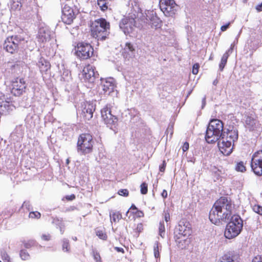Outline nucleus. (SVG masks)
I'll use <instances>...</instances> for the list:
<instances>
[{"mask_svg": "<svg viewBox=\"0 0 262 262\" xmlns=\"http://www.w3.org/2000/svg\"><path fill=\"white\" fill-rule=\"evenodd\" d=\"M230 23H228L226 25H223L221 27V30L222 31H225L229 27Z\"/></svg>", "mask_w": 262, "mask_h": 262, "instance_id": "nucleus-49", "label": "nucleus"}, {"mask_svg": "<svg viewBox=\"0 0 262 262\" xmlns=\"http://www.w3.org/2000/svg\"><path fill=\"white\" fill-rule=\"evenodd\" d=\"M38 39L41 42L47 41L50 39V35L48 32H46L43 29L40 30L38 35Z\"/></svg>", "mask_w": 262, "mask_h": 262, "instance_id": "nucleus-25", "label": "nucleus"}, {"mask_svg": "<svg viewBox=\"0 0 262 262\" xmlns=\"http://www.w3.org/2000/svg\"><path fill=\"white\" fill-rule=\"evenodd\" d=\"M27 84L23 78H17L12 82L10 88L12 94L15 96H19L25 91Z\"/></svg>", "mask_w": 262, "mask_h": 262, "instance_id": "nucleus-13", "label": "nucleus"}, {"mask_svg": "<svg viewBox=\"0 0 262 262\" xmlns=\"http://www.w3.org/2000/svg\"><path fill=\"white\" fill-rule=\"evenodd\" d=\"M253 211L259 215H262V206L255 205L253 207Z\"/></svg>", "mask_w": 262, "mask_h": 262, "instance_id": "nucleus-37", "label": "nucleus"}, {"mask_svg": "<svg viewBox=\"0 0 262 262\" xmlns=\"http://www.w3.org/2000/svg\"><path fill=\"white\" fill-rule=\"evenodd\" d=\"M252 262H262V256H255L252 259Z\"/></svg>", "mask_w": 262, "mask_h": 262, "instance_id": "nucleus-45", "label": "nucleus"}, {"mask_svg": "<svg viewBox=\"0 0 262 262\" xmlns=\"http://www.w3.org/2000/svg\"><path fill=\"white\" fill-rule=\"evenodd\" d=\"M128 56V58H130L131 56H132L133 55H132V54H130V52L129 51V50H127V53H126Z\"/></svg>", "mask_w": 262, "mask_h": 262, "instance_id": "nucleus-58", "label": "nucleus"}, {"mask_svg": "<svg viewBox=\"0 0 262 262\" xmlns=\"http://www.w3.org/2000/svg\"><path fill=\"white\" fill-rule=\"evenodd\" d=\"M154 255L156 258H158L159 257V252L158 249V244H155L154 246Z\"/></svg>", "mask_w": 262, "mask_h": 262, "instance_id": "nucleus-44", "label": "nucleus"}, {"mask_svg": "<svg viewBox=\"0 0 262 262\" xmlns=\"http://www.w3.org/2000/svg\"><path fill=\"white\" fill-rule=\"evenodd\" d=\"M0 262H2V261H0Z\"/></svg>", "mask_w": 262, "mask_h": 262, "instance_id": "nucleus-64", "label": "nucleus"}, {"mask_svg": "<svg viewBox=\"0 0 262 262\" xmlns=\"http://www.w3.org/2000/svg\"><path fill=\"white\" fill-rule=\"evenodd\" d=\"M256 9L259 12L262 11V3L256 6Z\"/></svg>", "mask_w": 262, "mask_h": 262, "instance_id": "nucleus-50", "label": "nucleus"}, {"mask_svg": "<svg viewBox=\"0 0 262 262\" xmlns=\"http://www.w3.org/2000/svg\"><path fill=\"white\" fill-rule=\"evenodd\" d=\"M141 192L143 194H145L147 192V185L145 183L141 184Z\"/></svg>", "mask_w": 262, "mask_h": 262, "instance_id": "nucleus-38", "label": "nucleus"}, {"mask_svg": "<svg viewBox=\"0 0 262 262\" xmlns=\"http://www.w3.org/2000/svg\"><path fill=\"white\" fill-rule=\"evenodd\" d=\"M75 18V14L72 8L68 5H65L62 10L61 19L62 21L66 24L70 25Z\"/></svg>", "mask_w": 262, "mask_h": 262, "instance_id": "nucleus-15", "label": "nucleus"}, {"mask_svg": "<svg viewBox=\"0 0 262 262\" xmlns=\"http://www.w3.org/2000/svg\"><path fill=\"white\" fill-rule=\"evenodd\" d=\"M145 19V22L150 25L152 28L157 29L161 26V20L152 11H148L146 13Z\"/></svg>", "mask_w": 262, "mask_h": 262, "instance_id": "nucleus-16", "label": "nucleus"}, {"mask_svg": "<svg viewBox=\"0 0 262 262\" xmlns=\"http://www.w3.org/2000/svg\"><path fill=\"white\" fill-rule=\"evenodd\" d=\"M96 234L101 239H106L107 238L106 235L105 233H104L102 231H97Z\"/></svg>", "mask_w": 262, "mask_h": 262, "instance_id": "nucleus-40", "label": "nucleus"}, {"mask_svg": "<svg viewBox=\"0 0 262 262\" xmlns=\"http://www.w3.org/2000/svg\"><path fill=\"white\" fill-rule=\"evenodd\" d=\"M234 206L231 200L228 197H221L214 204L209 213V219L214 224L221 221L226 222L231 216Z\"/></svg>", "mask_w": 262, "mask_h": 262, "instance_id": "nucleus-1", "label": "nucleus"}, {"mask_svg": "<svg viewBox=\"0 0 262 262\" xmlns=\"http://www.w3.org/2000/svg\"><path fill=\"white\" fill-rule=\"evenodd\" d=\"M127 3L128 6H130V5L132 7H133V1L132 0H125Z\"/></svg>", "mask_w": 262, "mask_h": 262, "instance_id": "nucleus-53", "label": "nucleus"}, {"mask_svg": "<svg viewBox=\"0 0 262 262\" xmlns=\"http://www.w3.org/2000/svg\"><path fill=\"white\" fill-rule=\"evenodd\" d=\"M62 247V250L64 252H69L70 247L69 240L68 239H66V238L63 239Z\"/></svg>", "mask_w": 262, "mask_h": 262, "instance_id": "nucleus-31", "label": "nucleus"}, {"mask_svg": "<svg viewBox=\"0 0 262 262\" xmlns=\"http://www.w3.org/2000/svg\"><path fill=\"white\" fill-rule=\"evenodd\" d=\"M229 56V55L228 52H226L223 55V56L221 58V62L219 64V68L221 71H222L223 70L225 66H226L227 61V59H228Z\"/></svg>", "mask_w": 262, "mask_h": 262, "instance_id": "nucleus-28", "label": "nucleus"}, {"mask_svg": "<svg viewBox=\"0 0 262 262\" xmlns=\"http://www.w3.org/2000/svg\"><path fill=\"white\" fill-rule=\"evenodd\" d=\"M93 53V48L90 43L82 42L77 44L76 48V54L80 59H87L92 56Z\"/></svg>", "mask_w": 262, "mask_h": 262, "instance_id": "nucleus-8", "label": "nucleus"}, {"mask_svg": "<svg viewBox=\"0 0 262 262\" xmlns=\"http://www.w3.org/2000/svg\"><path fill=\"white\" fill-rule=\"evenodd\" d=\"M93 146L92 136L89 134H82L78 138L77 150L83 154L92 151Z\"/></svg>", "mask_w": 262, "mask_h": 262, "instance_id": "nucleus-6", "label": "nucleus"}, {"mask_svg": "<svg viewBox=\"0 0 262 262\" xmlns=\"http://www.w3.org/2000/svg\"><path fill=\"white\" fill-rule=\"evenodd\" d=\"M40 213L38 211H32L29 214V217L32 219H39L40 217Z\"/></svg>", "mask_w": 262, "mask_h": 262, "instance_id": "nucleus-39", "label": "nucleus"}, {"mask_svg": "<svg viewBox=\"0 0 262 262\" xmlns=\"http://www.w3.org/2000/svg\"><path fill=\"white\" fill-rule=\"evenodd\" d=\"M161 195L163 198H166L167 196V192L166 190H163L161 193Z\"/></svg>", "mask_w": 262, "mask_h": 262, "instance_id": "nucleus-51", "label": "nucleus"}, {"mask_svg": "<svg viewBox=\"0 0 262 262\" xmlns=\"http://www.w3.org/2000/svg\"><path fill=\"white\" fill-rule=\"evenodd\" d=\"M11 9L13 10H20L21 5L18 0H12L10 4Z\"/></svg>", "mask_w": 262, "mask_h": 262, "instance_id": "nucleus-29", "label": "nucleus"}, {"mask_svg": "<svg viewBox=\"0 0 262 262\" xmlns=\"http://www.w3.org/2000/svg\"><path fill=\"white\" fill-rule=\"evenodd\" d=\"M120 29L125 35L129 34L136 26V20L132 16H124L119 24Z\"/></svg>", "mask_w": 262, "mask_h": 262, "instance_id": "nucleus-11", "label": "nucleus"}, {"mask_svg": "<svg viewBox=\"0 0 262 262\" xmlns=\"http://www.w3.org/2000/svg\"><path fill=\"white\" fill-rule=\"evenodd\" d=\"M131 208L133 209H137V208L134 205H133L131 207Z\"/></svg>", "mask_w": 262, "mask_h": 262, "instance_id": "nucleus-61", "label": "nucleus"}, {"mask_svg": "<svg viewBox=\"0 0 262 262\" xmlns=\"http://www.w3.org/2000/svg\"><path fill=\"white\" fill-rule=\"evenodd\" d=\"M166 162L165 161H163V163L161 165H160L159 166V170L161 172H164L165 169V167H166Z\"/></svg>", "mask_w": 262, "mask_h": 262, "instance_id": "nucleus-46", "label": "nucleus"}, {"mask_svg": "<svg viewBox=\"0 0 262 262\" xmlns=\"http://www.w3.org/2000/svg\"><path fill=\"white\" fill-rule=\"evenodd\" d=\"M189 149V143L188 142H185L183 145L182 149L183 151H186Z\"/></svg>", "mask_w": 262, "mask_h": 262, "instance_id": "nucleus-48", "label": "nucleus"}, {"mask_svg": "<svg viewBox=\"0 0 262 262\" xmlns=\"http://www.w3.org/2000/svg\"><path fill=\"white\" fill-rule=\"evenodd\" d=\"M220 262H237L236 256L231 253L225 254L222 258Z\"/></svg>", "mask_w": 262, "mask_h": 262, "instance_id": "nucleus-26", "label": "nucleus"}, {"mask_svg": "<svg viewBox=\"0 0 262 262\" xmlns=\"http://www.w3.org/2000/svg\"><path fill=\"white\" fill-rule=\"evenodd\" d=\"M73 239L74 241H76L77 240V237H73Z\"/></svg>", "mask_w": 262, "mask_h": 262, "instance_id": "nucleus-63", "label": "nucleus"}, {"mask_svg": "<svg viewBox=\"0 0 262 262\" xmlns=\"http://www.w3.org/2000/svg\"><path fill=\"white\" fill-rule=\"evenodd\" d=\"M118 194L122 196H127L128 195V191L126 189H120L118 191Z\"/></svg>", "mask_w": 262, "mask_h": 262, "instance_id": "nucleus-42", "label": "nucleus"}, {"mask_svg": "<svg viewBox=\"0 0 262 262\" xmlns=\"http://www.w3.org/2000/svg\"><path fill=\"white\" fill-rule=\"evenodd\" d=\"M69 162H70V160L69 159H67V160H66V164H69Z\"/></svg>", "mask_w": 262, "mask_h": 262, "instance_id": "nucleus-62", "label": "nucleus"}, {"mask_svg": "<svg viewBox=\"0 0 262 262\" xmlns=\"http://www.w3.org/2000/svg\"><path fill=\"white\" fill-rule=\"evenodd\" d=\"M111 220L114 222L118 221L121 218V214L119 213H113L110 214Z\"/></svg>", "mask_w": 262, "mask_h": 262, "instance_id": "nucleus-32", "label": "nucleus"}, {"mask_svg": "<svg viewBox=\"0 0 262 262\" xmlns=\"http://www.w3.org/2000/svg\"><path fill=\"white\" fill-rule=\"evenodd\" d=\"M225 138L234 143L238 139V130L235 128L228 129V132L225 133Z\"/></svg>", "mask_w": 262, "mask_h": 262, "instance_id": "nucleus-23", "label": "nucleus"}, {"mask_svg": "<svg viewBox=\"0 0 262 262\" xmlns=\"http://www.w3.org/2000/svg\"><path fill=\"white\" fill-rule=\"evenodd\" d=\"M37 66L42 73L47 72L51 67L50 62L42 57L38 60Z\"/></svg>", "mask_w": 262, "mask_h": 262, "instance_id": "nucleus-22", "label": "nucleus"}, {"mask_svg": "<svg viewBox=\"0 0 262 262\" xmlns=\"http://www.w3.org/2000/svg\"><path fill=\"white\" fill-rule=\"evenodd\" d=\"M234 143L225 138V134L219 139L218 146L220 151L225 156L229 155L233 148Z\"/></svg>", "mask_w": 262, "mask_h": 262, "instance_id": "nucleus-14", "label": "nucleus"}, {"mask_svg": "<svg viewBox=\"0 0 262 262\" xmlns=\"http://www.w3.org/2000/svg\"><path fill=\"white\" fill-rule=\"evenodd\" d=\"M127 50H129V51L130 52L132 55H133L135 51V48L134 47L133 45L129 42H127L125 43V46L123 49L122 51V55L125 58H128V56L126 54L127 53Z\"/></svg>", "mask_w": 262, "mask_h": 262, "instance_id": "nucleus-24", "label": "nucleus"}, {"mask_svg": "<svg viewBox=\"0 0 262 262\" xmlns=\"http://www.w3.org/2000/svg\"><path fill=\"white\" fill-rule=\"evenodd\" d=\"M12 102V98L8 94L0 92V104Z\"/></svg>", "mask_w": 262, "mask_h": 262, "instance_id": "nucleus-27", "label": "nucleus"}, {"mask_svg": "<svg viewBox=\"0 0 262 262\" xmlns=\"http://www.w3.org/2000/svg\"><path fill=\"white\" fill-rule=\"evenodd\" d=\"M199 67H200V66H199V63H195L193 66L192 73L194 75H196L198 73Z\"/></svg>", "mask_w": 262, "mask_h": 262, "instance_id": "nucleus-43", "label": "nucleus"}, {"mask_svg": "<svg viewBox=\"0 0 262 262\" xmlns=\"http://www.w3.org/2000/svg\"><path fill=\"white\" fill-rule=\"evenodd\" d=\"M101 113L104 124L112 129L115 128L117 125L118 119L116 116L112 114L110 108L107 107H104Z\"/></svg>", "mask_w": 262, "mask_h": 262, "instance_id": "nucleus-10", "label": "nucleus"}, {"mask_svg": "<svg viewBox=\"0 0 262 262\" xmlns=\"http://www.w3.org/2000/svg\"><path fill=\"white\" fill-rule=\"evenodd\" d=\"M236 170L238 171L243 172L246 170V168L243 162H240L237 164Z\"/></svg>", "mask_w": 262, "mask_h": 262, "instance_id": "nucleus-35", "label": "nucleus"}, {"mask_svg": "<svg viewBox=\"0 0 262 262\" xmlns=\"http://www.w3.org/2000/svg\"><path fill=\"white\" fill-rule=\"evenodd\" d=\"M93 256L96 262H101V256L97 251L94 250L93 251Z\"/></svg>", "mask_w": 262, "mask_h": 262, "instance_id": "nucleus-36", "label": "nucleus"}, {"mask_svg": "<svg viewBox=\"0 0 262 262\" xmlns=\"http://www.w3.org/2000/svg\"><path fill=\"white\" fill-rule=\"evenodd\" d=\"M35 244V242L33 240L29 241L27 242L24 243V246L26 248H30L32 246H34Z\"/></svg>", "mask_w": 262, "mask_h": 262, "instance_id": "nucleus-41", "label": "nucleus"}, {"mask_svg": "<svg viewBox=\"0 0 262 262\" xmlns=\"http://www.w3.org/2000/svg\"><path fill=\"white\" fill-rule=\"evenodd\" d=\"M107 0H97L98 5L103 11L107 9Z\"/></svg>", "mask_w": 262, "mask_h": 262, "instance_id": "nucleus-30", "label": "nucleus"}, {"mask_svg": "<svg viewBox=\"0 0 262 262\" xmlns=\"http://www.w3.org/2000/svg\"><path fill=\"white\" fill-rule=\"evenodd\" d=\"M234 46V45L233 44H231L230 48L227 51V52H228L229 54L230 53H232Z\"/></svg>", "mask_w": 262, "mask_h": 262, "instance_id": "nucleus-55", "label": "nucleus"}, {"mask_svg": "<svg viewBox=\"0 0 262 262\" xmlns=\"http://www.w3.org/2000/svg\"><path fill=\"white\" fill-rule=\"evenodd\" d=\"M159 5L161 11L167 16H173L179 9L174 0H160Z\"/></svg>", "mask_w": 262, "mask_h": 262, "instance_id": "nucleus-7", "label": "nucleus"}, {"mask_svg": "<svg viewBox=\"0 0 262 262\" xmlns=\"http://www.w3.org/2000/svg\"><path fill=\"white\" fill-rule=\"evenodd\" d=\"M243 220L238 215H234L230 217V221L226 225L224 235L226 238H233L237 236L243 228Z\"/></svg>", "mask_w": 262, "mask_h": 262, "instance_id": "nucleus-5", "label": "nucleus"}, {"mask_svg": "<svg viewBox=\"0 0 262 262\" xmlns=\"http://www.w3.org/2000/svg\"><path fill=\"white\" fill-rule=\"evenodd\" d=\"M250 166L257 176H262V150L255 152L252 156Z\"/></svg>", "mask_w": 262, "mask_h": 262, "instance_id": "nucleus-9", "label": "nucleus"}, {"mask_svg": "<svg viewBox=\"0 0 262 262\" xmlns=\"http://www.w3.org/2000/svg\"><path fill=\"white\" fill-rule=\"evenodd\" d=\"M164 219H165V221L167 222L168 221V220H169L170 219V217H169V214L168 213V214H165V217H164Z\"/></svg>", "mask_w": 262, "mask_h": 262, "instance_id": "nucleus-57", "label": "nucleus"}, {"mask_svg": "<svg viewBox=\"0 0 262 262\" xmlns=\"http://www.w3.org/2000/svg\"><path fill=\"white\" fill-rule=\"evenodd\" d=\"M60 231L61 234H62L63 233V232H64V230L62 229L61 227H60Z\"/></svg>", "mask_w": 262, "mask_h": 262, "instance_id": "nucleus-60", "label": "nucleus"}, {"mask_svg": "<svg viewBox=\"0 0 262 262\" xmlns=\"http://www.w3.org/2000/svg\"><path fill=\"white\" fill-rule=\"evenodd\" d=\"M98 75L97 72H95V68L89 64L83 68L79 74V77L84 81L92 83L94 82Z\"/></svg>", "mask_w": 262, "mask_h": 262, "instance_id": "nucleus-12", "label": "nucleus"}, {"mask_svg": "<svg viewBox=\"0 0 262 262\" xmlns=\"http://www.w3.org/2000/svg\"><path fill=\"white\" fill-rule=\"evenodd\" d=\"M29 202H27V201L24 202V203L23 204V207L28 208V207H29Z\"/></svg>", "mask_w": 262, "mask_h": 262, "instance_id": "nucleus-56", "label": "nucleus"}, {"mask_svg": "<svg viewBox=\"0 0 262 262\" xmlns=\"http://www.w3.org/2000/svg\"><path fill=\"white\" fill-rule=\"evenodd\" d=\"M159 235L163 237L165 234V226L163 222H160L159 227Z\"/></svg>", "mask_w": 262, "mask_h": 262, "instance_id": "nucleus-33", "label": "nucleus"}, {"mask_svg": "<svg viewBox=\"0 0 262 262\" xmlns=\"http://www.w3.org/2000/svg\"><path fill=\"white\" fill-rule=\"evenodd\" d=\"M27 42L24 34H18L8 37L3 44V48L10 53H13L19 49L23 48Z\"/></svg>", "mask_w": 262, "mask_h": 262, "instance_id": "nucleus-4", "label": "nucleus"}, {"mask_svg": "<svg viewBox=\"0 0 262 262\" xmlns=\"http://www.w3.org/2000/svg\"><path fill=\"white\" fill-rule=\"evenodd\" d=\"M218 83V80L216 79L213 81V84L216 85Z\"/></svg>", "mask_w": 262, "mask_h": 262, "instance_id": "nucleus-59", "label": "nucleus"}, {"mask_svg": "<svg viewBox=\"0 0 262 262\" xmlns=\"http://www.w3.org/2000/svg\"><path fill=\"white\" fill-rule=\"evenodd\" d=\"M245 124L250 130H258L260 128L259 121L251 116L246 117Z\"/></svg>", "mask_w": 262, "mask_h": 262, "instance_id": "nucleus-18", "label": "nucleus"}, {"mask_svg": "<svg viewBox=\"0 0 262 262\" xmlns=\"http://www.w3.org/2000/svg\"><path fill=\"white\" fill-rule=\"evenodd\" d=\"M110 23L104 18H99L93 21L91 25L92 35L98 40H104L109 33Z\"/></svg>", "mask_w": 262, "mask_h": 262, "instance_id": "nucleus-3", "label": "nucleus"}, {"mask_svg": "<svg viewBox=\"0 0 262 262\" xmlns=\"http://www.w3.org/2000/svg\"><path fill=\"white\" fill-rule=\"evenodd\" d=\"M225 132H223V123L219 119H212L208 125L206 132L205 139L209 143L219 140Z\"/></svg>", "mask_w": 262, "mask_h": 262, "instance_id": "nucleus-2", "label": "nucleus"}, {"mask_svg": "<svg viewBox=\"0 0 262 262\" xmlns=\"http://www.w3.org/2000/svg\"><path fill=\"white\" fill-rule=\"evenodd\" d=\"M202 102V108H203L206 105V97L205 96L203 98Z\"/></svg>", "mask_w": 262, "mask_h": 262, "instance_id": "nucleus-54", "label": "nucleus"}, {"mask_svg": "<svg viewBox=\"0 0 262 262\" xmlns=\"http://www.w3.org/2000/svg\"><path fill=\"white\" fill-rule=\"evenodd\" d=\"M115 249L117 252L124 253V249H123V248H122L116 247L115 248Z\"/></svg>", "mask_w": 262, "mask_h": 262, "instance_id": "nucleus-52", "label": "nucleus"}, {"mask_svg": "<svg viewBox=\"0 0 262 262\" xmlns=\"http://www.w3.org/2000/svg\"><path fill=\"white\" fill-rule=\"evenodd\" d=\"M95 108L93 105L90 103H86L82 110V116L85 120H90L93 115Z\"/></svg>", "mask_w": 262, "mask_h": 262, "instance_id": "nucleus-20", "label": "nucleus"}, {"mask_svg": "<svg viewBox=\"0 0 262 262\" xmlns=\"http://www.w3.org/2000/svg\"><path fill=\"white\" fill-rule=\"evenodd\" d=\"M101 86L105 94L110 95L114 91L115 85L114 80L112 78L107 79H101Z\"/></svg>", "mask_w": 262, "mask_h": 262, "instance_id": "nucleus-17", "label": "nucleus"}, {"mask_svg": "<svg viewBox=\"0 0 262 262\" xmlns=\"http://www.w3.org/2000/svg\"><path fill=\"white\" fill-rule=\"evenodd\" d=\"M19 254L23 260H27L29 258V254L26 250H21Z\"/></svg>", "mask_w": 262, "mask_h": 262, "instance_id": "nucleus-34", "label": "nucleus"}, {"mask_svg": "<svg viewBox=\"0 0 262 262\" xmlns=\"http://www.w3.org/2000/svg\"><path fill=\"white\" fill-rule=\"evenodd\" d=\"M177 230L178 234L179 235V238H180L181 236H188L191 233L190 227L188 223L185 224L183 222L180 223L177 228Z\"/></svg>", "mask_w": 262, "mask_h": 262, "instance_id": "nucleus-19", "label": "nucleus"}, {"mask_svg": "<svg viewBox=\"0 0 262 262\" xmlns=\"http://www.w3.org/2000/svg\"><path fill=\"white\" fill-rule=\"evenodd\" d=\"M15 108L12 102L0 104V114L6 115L12 112Z\"/></svg>", "mask_w": 262, "mask_h": 262, "instance_id": "nucleus-21", "label": "nucleus"}, {"mask_svg": "<svg viewBox=\"0 0 262 262\" xmlns=\"http://www.w3.org/2000/svg\"><path fill=\"white\" fill-rule=\"evenodd\" d=\"M41 238L44 241H48L50 240L51 236L49 234H43L41 236Z\"/></svg>", "mask_w": 262, "mask_h": 262, "instance_id": "nucleus-47", "label": "nucleus"}]
</instances>
